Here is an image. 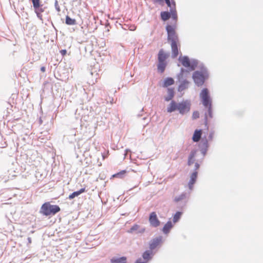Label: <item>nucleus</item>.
Listing matches in <instances>:
<instances>
[{"instance_id":"28","label":"nucleus","mask_w":263,"mask_h":263,"mask_svg":"<svg viewBox=\"0 0 263 263\" xmlns=\"http://www.w3.org/2000/svg\"><path fill=\"white\" fill-rule=\"evenodd\" d=\"M182 214V213L181 212H179V211L177 212L174 215L173 219V222L176 223V222H178L179 220V219H180Z\"/></svg>"},{"instance_id":"32","label":"nucleus","mask_w":263,"mask_h":263,"mask_svg":"<svg viewBox=\"0 0 263 263\" xmlns=\"http://www.w3.org/2000/svg\"><path fill=\"white\" fill-rule=\"evenodd\" d=\"M15 175H11L10 173H9V175L7 176V177H6V176H5L2 180L4 181V182H6L7 181L10 179H13V178L15 176Z\"/></svg>"},{"instance_id":"27","label":"nucleus","mask_w":263,"mask_h":263,"mask_svg":"<svg viewBox=\"0 0 263 263\" xmlns=\"http://www.w3.org/2000/svg\"><path fill=\"white\" fill-rule=\"evenodd\" d=\"M167 5L170 7V9L176 8V3L175 0H164Z\"/></svg>"},{"instance_id":"19","label":"nucleus","mask_w":263,"mask_h":263,"mask_svg":"<svg viewBox=\"0 0 263 263\" xmlns=\"http://www.w3.org/2000/svg\"><path fill=\"white\" fill-rule=\"evenodd\" d=\"M167 66V62L158 61L157 70L159 72L162 73L164 72Z\"/></svg>"},{"instance_id":"22","label":"nucleus","mask_w":263,"mask_h":263,"mask_svg":"<svg viewBox=\"0 0 263 263\" xmlns=\"http://www.w3.org/2000/svg\"><path fill=\"white\" fill-rule=\"evenodd\" d=\"M85 187L81 188L80 190H79L78 191H74L73 193H72L71 194H70L69 195L68 198L69 199H72L74 198H75L76 197H78L81 194L85 192Z\"/></svg>"},{"instance_id":"37","label":"nucleus","mask_w":263,"mask_h":263,"mask_svg":"<svg viewBox=\"0 0 263 263\" xmlns=\"http://www.w3.org/2000/svg\"><path fill=\"white\" fill-rule=\"evenodd\" d=\"M54 6H55V8L56 10L58 12H60L61 11L60 7V6L58 5V2L57 0L55 1Z\"/></svg>"},{"instance_id":"10","label":"nucleus","mask_w":263,"mask_h":263,"mask_svg":"<svg viewBox=\"0 0 263 263\" xmlns=\"http://www.w3.org/2000/svg\"><path fill=\"white\" fill-rule=\"evenodd\" d=\"M162 237L159 236L152 239L149 242V249L154 250L162 242Z\"/></svg>"},{"instance_id":"6","label":"nucleus","mask_w":263,"mask_h":263,"mask_svg":"<svg viewBox=\"0 0 263 263\" xmlns=\"http://www.w3.org/2000/svg\"><path fill=\"white\" fill-rule=\"evenodd\" d=\"M209 77V73H207L205 71L202 73V72H199V70L195 71L192 75V78L195 84L198 87L201 86Z\"/></svg>"},{"instance_id":"2","label":"nucleus","mask_w":263,"mask_h":263,"mask_svg":"<svg viewBox=\"0 0 263 263\" xmlns=\"http://www.w3.org/2000/svg\"><path fill=\"white\" fill-rule=\"evenodd\" d=\"M191 106V101L189 100H183L178 103L172 100L167 107V111L171 113L177 110L181 115L183 116L190 112Z\"/></svg>"},{"instance_id":"35","label":"nucleus","mask_w":263,"mask_h":263,"mask_svg":"<svg viewBox=\"0 0 263 263\" xmlns=\"http://www.w3.org/2000/svg\"><path fill=\"white\" fill-rule=\"evenodd\" d=\"M199 118V113L198 111H194L192 115L193 119H196Z\"/></svg>"},{"instance_id":"14","label":"nucleus","mask_w":263,"mask_h":263,"mask_svg":"<svg viewBox=\"0 0 263 263\" xmlns=\"http://www.w3.org/2000/svg\"><path fill=\"white\" fill-rule=\"evenodd\" d=\"M142 256L143 258L144 259V261L143 262H146V263L151 260L153 256V254L152 250H146L145 251L142 255Z\"/></svg>"},{"instance_id":"24","label":"nucleus","mask_w":263,"mask_h":263,"mask_svg":"<svg viewBox=\"0 0 263 263\" xmlns=\"http://www.w3.org/2000/svg\"><path fill=\"white\" fill-rule=\"evenodd\" d=\"M189 71L186 69H185L183 68H181L180 72L177 74V78L179 82L185 80L184 79L183 75L185 72H188Z\"/></svg>"},{"instance_id":"43","label":"nucleus","mask_w":263,"mask_h":263,"mask_svg":"<svg viewBox=\"0 0 263 263\" xmlns=\"http://www.w3.org/2000/svg\"><path fill=\"white\" fill-rule=\"evenodd\" d=\"M46 70V67L45 66H42L41 67V71L42 72H45Z\"/></svg>"},{"instance_id":"25","label":"nucleus","mask_w":263,"mask_h":263,"mask_svg":"<svg viewBox=\"0 0 263 263\" xmlns=\"http://www.w3.org/2000/svg\"><path fill=\"white\" fill-rule=\"evenodd\" d=\"M160 16L162 21H166L171 17V13L166 11H162L160 13Z\"/></svg>"},{"instance_id":"34","label":"nucleus","mask_w":263,"mask_h":263,"mask_svg":"<svg viewBox=\"0 0 263 263\" xmlns=\"http://www.w3.org/2000/svg\"><path fill=\"white\" fill-rule=\"evenodd\" d=\"M33 7H35L41 4L40 0H31Z\"/></svg>"},{"instance_id":"5","label":"nucleus","mask_w":263,"mask_h":263,"mask_svg":"<svg viewBox=\"0 0 263 263\" xmlns=\"http://www.w3.org/2000/svg\"><path fill=\"white\" fill-rule=\"evenodd\" d=\"M179 61L185 67L187 68L190 70H194L198 66V61L196 59L190 60L189 58L186 55H180L178 59Z\"/></svg>"},{"instance_id":"3","label":"nucleus","mask_w":263,"mask_h":263,"mask_svg":"<svg viewBox=\"0 0 263 263\" xmlns=\"http://www.w3.org/2000/svg\"><path fill=\"white\" fill-rule=\"evenodd\" d=\"M202 103L203 106L208 108L207 112L204 114V122L205 126L208 128V116L210 118H212L213 115V109H212V100L210 98L209 91L208 88H203L200 94Z\"/></svg>"},{"instance_id":"7","label":"nucleus","mask_w":263,"mask_h":263,"mask_svg":"<svg viewBox=\"0 0 263 263\" xmlns=\"http://www.w3.org/2000/svg\"><path fill=\"white\" fill-rule=\"evenodd\" d=\"M149 222L150 225L154 228H157L160 224V221L158 219L155 212H153L149 214Z\"/></svg>"},{"instance_id":"1","label":"nucleus","mask_w":263,"mask_h":263,"mask_svg":"<svg viewBox=\"0 0 263 263\" xmlns=\"http://www.w3.org/2000/svg\"><path fill=\"white\" fill-rule=\"evenodd\" d=\"M176 25H167L165 27L167 34V41L171 42L172 49V57L175 58L179 54L178 44H179V37L175 31Z\"/></svg>"},{"instance_id":"36","label":"nucleus","mask_w":263,"mask_h":263,"mask_svg":"<svg viewBox=\"0 0 263 263\" xmlns=\"http://www.w3.org/2000/svg\"><path fill=\"white\" fill-rule=\"evenodd\" d=\"M214 134H215V132L213 130H211L210 132L209 136H208L209 140H211H211H213Z\"/></svg>"},{"instance_id":"31","label":"nucleus","mask_w":263,"mask_h":263,"mask_svg":"<svg viewBox=\"0 0 263 263\" xmlns=\"http://www.w3.org/2000/svg\"><path fill=\"white\" fill-rule=\"evenodd\" d=\"M126 173V171L123 170L121 172L117 173L114 175H112L113 177H116V178H123L124 175Z\"/></svg>"},{"instance_id":"13","label":"nucleus","mask_w":263,"mask_h":263,"mask_svg":"<svg viewBox=\"0 0 263 263\" xmlns=\"http://www.w3.org/2000/svg\"><path fill=\"white\" fill-rule=\"evenodd\" d=\"M202 135V129H196L195 130L193 137L192 140L194 142H198L199 141Z\"/></svg>"},{"instance_id":"39","label":"nucleus","mask_w":263,"mask_h":263,"mask_svg":"<svg viewBox=\"0 0 263 263\" xmlns=\"http://www.w3.org/2000/svg\"><path fill=\"white\" fill-rule=\"evenodd\" d=\"M60 53L63 56H64L67 53V50L66 49H62L60 51Z\"/></svg>"},{"instance_id":"26","label":"nucleus","mask_w":263,"mask_h":263,"mask_svg":"<svg viewBox=\"0 0 263 263\" xmlns=\"http://www.w3.org/2000/svg\"><path fill=\"white\" fill-rule=\"evenodd\" d=\"M65 23L68 25H74L77 24V22L75 19L71 18L68 15H66L65 18Z\"/></svg>"},{"instance_id":"11","label":"nucleus","mask_w":263,"mask_h":263,"mask_svg":"<svg viewBox=\"0 0 263 263\" xmlns=\"http://www.w3.org/2000/svg\"><path fill=\"white\" fill-rule=\"evenodd\" d=\"M198 176V172L197 171H193L191 175L190 180L189 181L188 185L189 187L190 190H192L193 186V185L195 183L196 181V179Z\"/></svg>"},{"instance_id":"44","label":"nucleus","mask_w":263,"mask_h":263,"mask_svg":"<svg viewBox=\"0 0 263 263\" xmlns=\"http://www.w3.org/2000/svg\"><path fill=\"white\" fill-rule=\"evenodd\" d=\"M42 121L41 119L40 118V124H42Z\"/></svg>"},{"instance_id":"33","label":"nucleus","mask_w":263,"mask_h":263,"mask_svg":"<svg viewBox=\"0 0 263 263\" xmlns=\"http://www.w3.org/2000/svg\"><path fill=\"white\" fill-rule=\"evenodd\" d=\"M199 68L200 69V70H199V72H202V73H203V71H205L207 73H209L208 69L203 64H201L199 66Z\"/></svg>"},{"instance_id":"40","label":"nucleus","mask_w":263,"mask_h":263,"mask_svg":"<svg viewBox=\"0 0 263 263\" xmlns=\"http://www.w3.org/2000/svg\"><path fill=\"white\" fill-rule=\"evenodd\" d=\"M27 241H28V242H27V246H29V245L30 244H31V242H32L31 238V237H28L27 238Z\"/></svg>"},{"instance_id":"38","label":"nucleus","mask_w":263,"mask_h":263,"mask_svg":"<svg viewBox=\"0 0 263 263\" xmlns=\"http://www.w3.org/2000/svg\"><path fill=\"white\" fill-rule=\"evenodd\" d=\"M200 167V164L198 162H196L194 165V169L193 171H197Z\"/></svg>"},{"instance_id":"29","label":"nucleus","mask_w":263,"mask_h":263,"mask_svg":"<svg viewBox=\"0 0 263 263\" xmlns=\"http://www.w3.org/2000/svg\"><path fill=\"white\" fill-rule=\"evenodd\" d=\"M170 13H171V16H172V18L176 21L177 20V13L176 8L173 9H170Z\"/></svg>"},{"instance_id":"41","label":"nucleus","mask_w":263,"mask_h":263,"mask_svg":"<svg viewBox=\"0 0 263 263\" xmlns=\"http://www.w3.org/2000/svg\"><path fill=\"white\" fill-rule=\"evenodd\" d=\"M135 263H146V262H143V261H141V259L140 258H139V259H137L136 261L135 262Z\"/></svg>"},{"instance_id":"15","label":"nucleus","mask_w":263,"mask_h":263,"mask_svg":"<svg viewBox=\"0 0 263 263\" xmlns=\"http://www.w3.org/2000/svg\"><path fill=\"white\" fill-rule=\"evenodd\" d=\"M169 55L164 52L163 49H161L158 54V61L166 62V60Z\"/></svg>"},{"instance_id":"9","label":"nucleus","mask_w":263,"mask_h":263,"mask_svg":"<svg viewBox=\"0 0 263 263\" xmlns=\"http://www.w3.org/2000/svg\"><path fill=\"white\" fill-rule=\"evenodd\" d=\"M209 146L208 140L206 138L204 139H203L202 144L200 146V151L203 157L206 154Z\"/></svg>"},{"instance_id":"8","label":"nucleus","mask_w":263,"mask_h":263,"mask_svg":"<svg viewBox=\"0 0 263 263\" xmlns=\"http://www.w3.org/2000/svg\"><path fill=\"white\" fill-rule=\"evenodd\" d=\"M145 231V229L144 227H141L138 224H134L129 230L127 231L128 233H133L136 232V234H143Z\"/></svg>"},{"instance_id":"20","label":"nucleus","mask_w":263,"mask_h":263,"mask_svg":"<svg viewBox=\"0 0 263 263\" xmlns=\"http://www.w3.org/2000/svg\"><path fill=\"white\" fill-rule=\"evenodd\" d=\"M111 263H127V258L125 256H122L119 258L113 257L110 259Z\"/></svg>"},{"instance_id":"4","label":"nucleus","mask_w":263,"mask_h":263,"mask_svg":"<svg viewBox=\"0 0 263 263\" xmlns=\"http://www.w3.org/2000/svg\"><path fill=\"white\" fill-rule=\"evenodd\" d=\"M61 209L59 205L56 204L52 205L50 202H46L42 204L39 212L43 216H48L55 215Z\"/></svg>"},{"instance_id":"12","label":"nucleus","mask_w":263,"mask_h":263,"mask_svg":"<svg viewBox=\"0 0 263 263\" xmlns=\"http://www.w3.org/2000/svg\"><path fill=\"white\" fill-rule=\"evenodd\" d=\"M33 9L37 17L42 20V15L41 13L45 11V7H44L43 5L41 4L40 5L33 7Z\"/></svg>"},{"instance_id":"42","label":"nucleus","mask_w":263,"mask_h":263,"mask_svg":"<svg viewBox=\"0 0 263 263\" xmlns=\"http://www.w3.org/2000/svg\"><path fill=\"white\" fill-rule=\"evenodd\" d=\"M154 3H159V4H162L163 2V0H153Z\"/></svg>"},{"instance_id":"16","label":"nucleus","mask_w":263,"mask_h":263,"mask_svg":"<svg viewBox=\"0 0 263 263\" xmlns=\"http://www.w3.org/2000/svg\"><path fill=\"white\" fill-rule=\"evenodd\" d=\"M180 84L178 86V91L179 92L182 91L186 89L189 87V82L186 80L185 79L183 80L182 81L179 82Z\"/></svg>"},{"instance_id":"21","label":"nucleus","mask_w":263,"mask_h":263,"mask_svg":"<svg viewBox=\"0 0 263 263\" xmlns=\"http://www.w3.org/2000/svg\"><path fill=\"white\" fill-rule=\"evenodd\" d=\"M173 224L171 221H168L164 226L162 229V231L164 234H167L170 232L171 229L173 228Z\"/></svg>"},{"instance_id":"30","label":"nucleus","mask_w":263,"mask_h":263,"mask_svg":"<svg viewBox=\"0 0 263 263\" xmlns=\"http://www.w3.org/2000/svg\"><path fill=\"white\" fill-rule=\"evenodd\" d=\"M186 197V193H182L181 195H179L178 196H176L175 199L174 201L175 202H179L183 199H184Z\"/></svg>"},{"instance_id":"45","label":"nucleus","mask_w":263,"mask_h":263,"mask_svg":"<svg viewBox=\"0 0 263 263\" xmlns=\"http://www.w3.org/2000/svg\"><path fill=\"white\" fill-rule=\"evenodd\" d=\"M145 119H146V117H144V118H143V120H145Z\"/></svg>"},{"instance_id":"23","label":"nucleus","mask_w":263,"mask_h":263,"mask_svg":"<svg viewBox=\"0 0 263 263\" xmlns=\"http://www.w3.org/2000/svg\"><path fill=\"white\" fill-rule=\"evenodd\" d=\"M174 80L171 77H167L164 79L162 86L164 88L167 87L174 84Z\"/></svg>"},{"instance_id":"17","label":"nucleus","mask_w":263,"mask_h":263,"mask_svg":"<svg viewBox=\"0 0 263 263\" xmlns=\"http://www.w3.org/2000/svg\"><path fill=\"white\" fill-rule=\"evenodd\" d=\"M197 151L196 149H192L188 157L187 165L189 166L191 165L195 161V157L196 155Z\"/></svg>"},{"instance_id":"18","label":"nucleus","mask_w":263,"mask_h":263,"mask_svg":"<svg viewBox=\"0 0 263 263\" xmlns=\"http://www.w3.org/2000/svg\"><path fill=\"white\" fill-rule=\"evenodd\" d=\"M167 96L164 97V100L166 102H168L171 100L174 97L175 91L174 88H167Z\"/></svg>"}]
</instances>
